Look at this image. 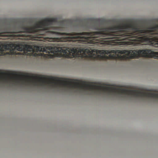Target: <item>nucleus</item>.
Returning a JSON list of instances; mask_svg holds the SVG:
<instances>
[{
  "label": "nucleus",
  "instance_id": "39448f33",
  "mask_svg": "<svg viewBox=\"0 0 158 158\" xmlns=\"http://www.w3.org/2000/svg\"><path fill=\"white\" fill-rule=\"evenodd\" d=\"M41 37V36H39V37Z\"/></svg>",
  "mask_w": 158,
  "mask_h": 158
},
{
  "label": "nucleus",
  "instance_id": "7ed1b4c3",
  "mask_svg": "<svg viewBox=\"0 0 158 158\" xmlns=\"http://www.w3.org/2000/svg\"><path fill=\"white\" fill-rule=\"evenodd\" d=\"M15 48L17 49L18 50L20 51H23V53H25L24 49L25 48L24 47H20L19 45L17 46Z\"/></svg>",
  "mask_w": 158,
  "mask_h": 158
},
{
  "label": "nucleus",
  "instance_id": "f257e3e1",
  "mask_svg": "<svg viewBox=\"0 0 158 158\" xmlns=\"http://www.w3.org/2000/svg\"><path fill=\"white\" fill-rule=\"evenodd\" d=\"M26 48L27 51L28 52L32 51L33 52L34 51V50H35V51L37 52H41L48 53V54H45L44 53H40L39 54V56L46 58H51L52 57V56L50 54V53L53 54L58 53L61 54L62 53H63L66 55L69 54L70 55H71V54H72V55L73 56H74L76 54H77V53H78V52H77V50L74 48L68 50V49H63L62 48L60 47L48 46L43 48L41 46H35L34 47V49H33L32 47L30 45L26 46Z\"/></svg>",
  "mask_w": 158,
  "mask_h": 158
},
{
  "label": "nucleus",
  "instance_id": "20e7f679",
  "mask_svg": "<svg viewBox=\"0 0 158 158\" xmlns=\"http://www.w3.org/2000/svg\"><path fill=\"white\" fill-rule=\"evenodd\" d=\"M12 52H13V54H18V55H21V53L20 52H18L17 53H15L14 52V50H13Z\"/></svg>",
  "mask_w": 158,
  "mask_h": 158
},
{
  "label": "nucleus",
  "instance_id": "f03ea898",
  "mask_svg": "<svg viewBox=\"0 0 158 158\" xmlns=\"http://www.w3.org/2000/svg\"><path fill=\"white\" fill-rule=\"evenodd\" d=\"M10 47L9 44H0V55L2 54V52L8 49Z\"/></svg>",
  "mask_w": 158,
  "mask_h": 158
}]
</instances>
